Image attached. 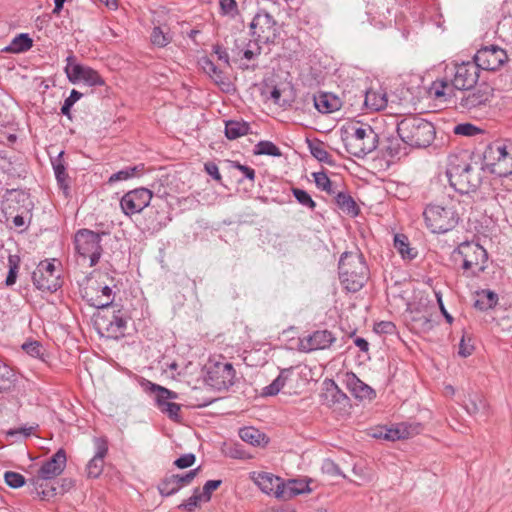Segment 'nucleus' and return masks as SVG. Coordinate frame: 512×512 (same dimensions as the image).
<instances>
[{"instance_id": "nucleus-1", "label": "nucleus", "mask_w": 512, "mask_h": 512, "mask_svg": "<svg viewBox=\"0 0 512 512\" xmlns=\"http://www.w3.org/2000/svg\"><path fill=\"white\" fill-rule=\"evenodd\" d=\"M480 69L472 61L456 64L454 77L449 82L447 79H436L429 88V93L435 99L447 101L454 95V89L470 90L475 87L479 79Z\"/></svg>"}, {"instance_id": "nucleus-2", "label": "nucleus", "mask_w": 512, "mask_h": 512, "mask_svg": "<svg viewBox=\"0 0 512 512\" xmlns=\"http://www.w3.org/2000/svg\"><path fill=\"white\" fill-rule=\"evenodd\" d=\"M483 167L460 159L457 156L449 157L446 176L450 186L458 193L469 195L475 192L482 183Z\"/></svg>"}, {"instance_id": "nucleus-3", "label": "nucleus", "mask_w": 512, "mask_h": 512, "mask_svg": "<svg viewBox=\"0 0 512 512\" xmlns=\"http://www.w3.org/2000/svg\"><path fill=\"white\" fill-rule=\"evenodd\" d=\"M339 279L349 292L359 291L369 278V268L360 250L346 251L338 263Z\"/></svg>"}, {"instance_id": "nucleus-4", "label": "nucleus", "mask_w": 512, "mask_h": 512, "mask_svg": "<svg viewBox=\"0 0 512 512\" xmlns=\"http://www.w3.org/2000/svg\"><path fill=\"white\" fill-rule=\"evenodd\" d=\"M66 452L60 448L55 454L45 461L38 469L36 476L29 479L32 492H35L42 500H48L56 495V488L50 486L48 481L59 476L66 467Z\"/></svg>"}, {"instance_id": "nucleus-5", "label": "nucleus", "mask_w": 512, "mask_h": 512, "mask_svg": "<svg viewBox=\"0 0 512 512\" xmlns=\"http://www.w3.org/2000/svg\"><path fill=\"white\" fill-rule=\"evenodd\" d=\"M455 266L462 270L465 277L478 276L486 269L487 251L474 241H465L458 245L451 254Z\"/></svg>"}, {"instance_id": "nucleus-6", "label": "nucleus", "mask_w": 512, "mask_h": 512, "mask_svg": "<svg viewBox=\"0 0 512 512\" xmlns=\"http://www.w3.org/2000/svg\"><path fill=\"white\" fill-rule=\"evenodd\" d=\"M397 134L401 141L414 148H426L435 139L434 125L417 116L403 118L397 124Z\"/></svg>"}, {"instance_id": "nucleus-7", "label": "nucleus", "mask_w": 512, "mask_h": 512, "mask_svg": "<svg viewBox=\"0 0 512 512\" xmlns=\"http://www.w3.org/2000/svg\"><path fill=\"white\" fill-rule=\"evenodd\" d=\"M91 305L103 311V314H98L97 323L106 330L109 336L117 338L124 334L128 317L122 308L113 304L112 299L103 302L97 297Z\"/></svg>"}, {"instance_id": "nucleus-8", "label": "nucleus", "mask_w": 512, "mask_h": 512, "mask_svg": "<svg viewBox=\"0 0 512 512\" xmlns=\"http://www.w3.org/2000/svg\"><path fill=\"white\" fill-rule=\"evenodd\" d=\"M484 165L492 174L507 177L512 174V143H490L483 152Z\"/></svg>"}, {"instance_id": "nucleus-9", "label": "nucleus", "mask_w": 512, "mask_h": 512, "mask_svg": "<svg viewBox=\"0 0 512 512\" xmlns=\"http://www.w3.org/2000/svg\"><path fill=\"white\" fill-rule=\"evenodd\" d=\"M423 217L431 232L446 233L458 224L460 213L454 206L430 204L424 209Z\"/></svg>"}, {"instance_id": "nucleus-10", "label": "nucleus", "mask_w": 512, "mask_h": 512, "mask_svg": "<svg viewBox=\"0 0 512 512\" xmlns=\"http://www.w3.org/2000/svg\"><path fill=\"white\" fill-rule=\"evenodd\" d=\"M353 132L345 139V147L348 153L364 158L373 152L378 145V134L370 125L352 127Z\"/></svg>"}, {"instance_id": "nucleus-11", "label": "nucleus", "mask_w": 512, "mask_h": 512, "mask_svg": "<svg viewBox=\"0 0 512 512\" xmlns=\"http://www.w3.org/2000/svg\"><path fill=\"white\" fill-rule=\"evenodd\" d=\"M89 229H80L74 236L75 250L78 256L83 260H89V266H95L102 255L101 236Z\"/></svg>"}, {"instance_id": "nucleus-12", "label": "nucleus", "mask_w": 512, "mask_h": 512, "mask_svg": "<svg viewBox=\"0 0 512 512\" xmlns=\"http://www.w3.org/2000/svg\"><path fill=\"white\" fill-rule=\"evenodd\" d=\"M145 389L155 394L156 405L162 413L166 414L171 420L180 422L181 406L169 401L170 399H176L177 393L150 381L145 383Z\"/></svg>"}, {"instance_id": "nucleus-13", "label": "nucleus", "mask_w": 512, "mask_h": 512, "mask_svg": "<svg viewBox=\"0 0 512 512\" xmlns=\"http://www.w3.org/2000/svg\"><path fill=\"white\" fill-rule=\"evenodd\" d=\"M66 61L65 72L70 82L74 84L84 82L91 87L105 85L104 79L96 70L87 65L75 63L74 55H69Z\"/></svg>"}, {"instance_id": "nucleus-14", "label": "nucleus", "mask_w": 512, "mask_h": 512, "mask_svg": "<svg viewBox=\"0 0 512 512\" xmlns=\"http://www.w3.org/2000/svg\"><path fill=\"white\" fill-rule=\"evenodd\" d=\"M249 28L251 35L261 43H273L279 34L276 20L265 11L254 16Z\"/></svg>"}, {"instance_id": "nucleus-15", "label": "nucleus", "mask_w": 512, "mask_h": 512, "mask_svg": "<svg viewBox=\"0 0 512 512\" xmlns=\"http://www.w3.org/2000/svg\"><path fill=\"white\" fill-rule=\"evenodd\" d=\"M507 60L506 51L497 45L484 46L473 57L478 68L487 71L499 69Z\"/></svg>"}, {"instance_id": "nucleus-16", "label": "nucleus", "mask_w": 512, "mask_h": 512, "mask_svg": "<svg viewBox=\"0 0 512 512\" xmlns=\"http://www.w3.org/2000/svg\"><path fill=\"white\" fill-rule=\"evenodd\" d=\"M235 369L229 362H215L207 371V382L217 390H226L234 384Z\"/></svg>"}, {"instance_id": "nucleus-17", "label": "nucleus", "mask_w": 512, "mask_h": 512, "mask_svg": "<svg viewBox=\"0 0 512 512\" xmlns=\"http://www.w3.org/2000/svg\"><path fill=\"white\" fill-rule=\"evenodd\" d=\"M32 280L36 288L41 291L55 292L61 286L54 263L48 261L38 264L32 274Z\"/></svg>"}, {"instance_id": "nucleus-18", "label": "nucleus", "mask_w": 512, "mask_h": 512, "mask_svg": "<svg viewBox=\"0 0 512 512\" xmlns=\"http://www.w3.org/2000/svg\"><path fill=\"white\" fill-rule=\"evenodd\" d=\"M152 197L151 190L144 187L137 188L122 196L120 206L125 215L131 216L144 210L150 204Z\"/></svg>"}, {"instance_id": "nucleus-19", "label": "nucleus", "mask_w": 512, "mask_h": 512, "mask_svg": "<svg viewBox=\"0 0 512 512\" xmlns=\"http://www.w3.org/2000/svg\"><path fill=\"white\" fill-rule=\"evenodd\" d=\"M357 106H364L365 112H377L383 110L387 106V93L381 86L370 87L356 95Z\"/></svg>"}, {"instance_id": "nucleus-20", "label": "nucleus", "mask_w": 512, "mask_h": 512, "mask_svg": "<svg viewBox=\"0 0 512 512\" xmlns=\"http://www.w3.org/2000/svg\"><path fill=\"white\" fill-rule=\"evenodd\" d=\"M199 471L200 467L192 469L183 475L172 474L164 477L158 484L159 493L166 497L177 493L182 487L189 485L198 475Z\"/></svg>"}, {"instance_id": "nucleus-21", "label": "nucleus", "mask_w": 512, "mask_h": 512, "mask_svg": "<svg viewBox=\"0 0 512 512\" xmlns=\"http://www.w3.org/2000/svg\"><path fill=\"white\" fill-rule=\"evenodd\" d=\"M93 443L95 454L88 462L86 472L89 478H98L103 472L105 457L108 454V441L105 437H95Z\"/></svg>"}, {"instance_id": "nucleus-22", "label": "nucleus", "mask_w": 512, "mask_h": 512, "mask_svg": "<svg viewBox=\"0 0 512 512\" xmlns=\"http://www.w3.org/2000/svg\"><path fill=\"white\" fill-rule=\"evenodd\" d=\"M322 405L333 407L337 404L347 403L348 396L339 388L333 379L326 378L322 383L321 393L319 395Z\"/></svg>"}, {"instance_id": "nucleus-23", "label": "nucleus", "mask_w": 512, "mask_h": 512, "mask_svg": "<svg viewBox=\"0 0 512 512\" xmlns=\"http://www.w3.org/2000/svg\"><path fill=\"white\" fill-rule=\"evenodd\" d=\"M252 479L258 488L267 495H273L280 499L279 491H283L284 481L272 473H253Z\"/></svg>"}, {"instance_id": "nucleus-24", "label": "nucleus", "mask_w": 512, "mask_h": 512, "mask_svg": "<svg viewBox=\"0 0 512 512\" xmlns=\"http://www.w3.org/2000/svg\"><path fill=\"white\" fill-rule=\"evenodd\" d=\"M336 338L328 330H317L300 339V347L304 351L323 350L329 348Z\"/></svg>"}, {"instance_id": "nucleus-25", "label": "nucleus", "mask_w": 512, "mask_h": 512, "mask_svg": "<svg viewBox=\"0 0 512 512\" xmlns=\"http://www.w3.org/2000/svg\"><path fill=\"white\" fill-rule=\"evenodd\" d=\"M343 383L351 394L360 400L368 399L372 400L375 398L376 393L373 388L361 381L355 373L346 372L343 375Z\"/></svg>"}, {"instance_id": "nucleus-26", "label": "nucleus", "mask_w": 512, "mask_h": 512, "mask_svg": "<svg viewBox=\"0 0 512 512\" xmlns=\"http://www.w3.org/2000/svg\"><path fill=\"white\" fill-rule=\"evenodd\" d=\"M493 96V89L487 84H481L473 92L461 99V106L465 109H474L485 105Z\"/></svg>"}, {"instance_id": "nucleus-27", "label": "nucleus", "mask_w": 512, "mask_h": 512, "mask_svg": "<svg viewBox=\"0 0 512 512\" xmlns=\"http://www.w3.org/2000/svg\"><path fill=\"white\" fill-rule=\"evenodd\" d=\"M313 103L316 110L322 114H330L341 109L343 102L342 100L330 93V92H319L313 96Z\"/></svg>"}, {"instance_id": "nucleus-28", "label": "nucleus", "mask_w": 512, "mask_h": 512, "mask_svg": "<svg viewBox=\"0 0 512 512\" xmlns=\"http://www.w3.org/2000/svg\"><path fill=\"white\" fill-rule=\"evenodd\" d=\"M64 151L59 152L57 157L51 160L55 178L59 188L63 191L65 197L70 193V177L66 172V166L63 160Z\"/></svg>"}, {"instance_id": "nucleus-29", "label": "nucleus", "mask_w": 512, "mask_h": 512, "mask_svg": "<svg viewBox=\"0 0 512 512\" xmlns=\"http://www.w3.org/2000/svg\"><path fill=\"white\" fill-rule=\"evenodd\" d=\"M260 43L256 39L249 40L247 43L243 41L240 44L236 41L235 48L232 50L235 60L246 59L250 61L257 58L262 51Z\"/></svg>"}, {"instance_id": "nucleus-30", "label": "nucleus", "mask_w": 512, "mask_h": 512, "mask_svg": "<svg viewBox=\"0 0 512 512\" xmlns=\"http://www.w3.org/2000/svg\"><path fill=\"white\" fill-rule=\"evenodd\" d=\"M311 480L291 479L284 482L283 491H279L281 500H289L297 495L309 493L311 491L309 483Z\"/></svg>"}, {"instance_id": "nucleus-31", "label": "nucleus", "mask_w": 512, "mask_h": 512, "mask_svg": "<svg viewBox=\"0 0 512 512\" xmlns=\"http://www.w3.org/2000/svg\"><path fill=\"white\" fill-rule=\"evenodd\" d=\"M33 46V40L27 33L15 36L10 44L3 48V52L19 54L28 51Z\"/></svg>"}, {"instance_id": "nucleus-32", "label": "nucleus", "mask_w": 512, "mask_h": 512, "mask_svg": "<svg viewBox=\"0 0 512 512\" xmlns=\"http://www.w3.org/2000/svg\"><path fill=\"white\" fill-rule=\"evenodd\" d=\"M335 202L338 208L347 215L355 217L359 214V207L349 193L338 192L335 196Z\"/></svg>"}, {"instance_id": "nucleus-33", "label": "nucleus", "mask_w": 512, "mask_h": 512, "mask_svg": "<svg viewBox=\"0 0 512 512\" xmlns=\"http://www.w3.org/2000/svg\"><path fill=\"white\" fill-rule=\"evenodd\" d=\"M487 402L482 394L474 392L469 393L464 400V408L470 415H476L487 410Z\"/></svg>"}, {"instance_id": "nucleus-34", "label": "nucleus", "mask_w": 512, "mask_h": 512, "mask_svg": "<svg viewBox=\"0 0 512 512\" xmlns=\"http://www.w3.org/2000/svg\"><path fill=\"white\" fill-rule=\"evenodd\" d=\"M394 248L401 255L403 260L411 261L416 258L418 252L410 246L408 237L404 234H396L394 236Z\"/></svg>"}, {"instance_id": "nucleus-35", "label": "nucleus", "mask_w": 512, "mask_h": 512, "mask_svg": "<svg viewBox=\"0 0 512 512\" xmlns=\"http://www.w3.org/2000/svg\"><path fill=\"white\" fill-rule=\"evenodd\" d=\"M145 170V165L143 163L134 165V166H128L125 167L115 173H113L109 179L108 183L113 184L118 181H126L128 179L134 178V177H140Z\"/></svg>"}, {"instance_id": "nucleus-36", "label": "nucleus", "mask_w": 512, "mask_h": 512, "mask_svg": "<svg viewBox=\"0 0 512 512\" xmlns=\"http://www.w3.org/2000/svg\"><path fill=\"white\" fill-rule=\"evenodd\" d=\"M292 374V368L282 369L279 375L266 387L262 390L263 396H275L277 395L282 388L285 386L286 381Z\"/></svg>"}, {"instance_id": "nucleus-37", "label": "nucleus", "mask_w": 512, "mask_h": 512, "mask_svg": "<svg viewBox=\"0 0 512 512\" xmlns=\"http://www.w3.org/2000/svg\"><path fill=\"white\" fill-rule=\"evenodd\" d=\"M250 125L244 121L228 120L225 122V136L229 140H235L241 136L247 135Z\"/></svg>"}, {"instance_id": "nucleus-38", "label": "nucleus", "mask_w": 512, "mask_h": 512, "mask_svg": "<svg viewBox=\"0 0 512 512\" xmlns=\"http://www.w3.org/2000/svg\"><path fill=\"white\" fill-rule=\"evenodd\" d=\"M200 63L205 73H207L217 85H229V83L225 81V76L222 70H220L212 60L208 57H203L201 58Z\"/></svg>"}, {"instance_id": "nucleus-39", "label": "nucleus", "mask_w": 512, "mask_h": 512, "mask_svg": "<svg viewBox=\"0 0 512 512\" xmlns=\"http://www.w3.org/2000/svg\"><path fill=\"white\" fill-rule=\"evenodd\" d=\"M239 436L244 441L253 446H260L267 443L266 436L254 427H244L239 430Z\"/></svg>"}, {"instance_id": "nucleus-40", "label": "nucleus", "mask_w": 512, "mask_h": 512, "mask_svg": "<svg viewBox=\"0 0 512 512\" xmlns=\"http://www.w3.org/2000/svg\"><path fill=\"white\" fill-rule=\"evenodd\" d=\"M413 434L412 425L406 423L397 424L394 428L386 431L384 438L389 441H397L400 439H407Z\"/></svg>"}, {"instance_id": "nucleus-41", "label": "nucleus", "mask_w": 512, "mask_h": 512, "mask_svg": "<svg viewBox=\"0 0 512 512\" xmlns=\"http://www.w3.org/2000/svg\"><path fill=\"white\" fill-rule=\"evenodd\" d=\"M369 15H377L379 20H376V16H373L371 19V23L375 22V26H378L380 28H383L388 23H391V9L389 6H387L385 9H382L379 5L373 4L370 10L368 11Z\"/></svg>"}, {"instance_id": "nucleus-42", "label": "nucleus", "mask_w": 512, "mask_h": 512, "mask_svg": "<svg viewBox=\"0 0 512 512\" xmlns=\"http://www.w3.org/2000/svg\"><path fill=\"white\" fill-rule=\"evenodd\" d=\"M309 150L312 156L315 157L319 162L328 164L330 166L334 165L332 155L324 148L323 142H309Z\"/></svg>"}, {"instance_id": "nucleus-43", "label": "nucleus", "mask_w": 512, "mask_h": 512, "mask_svg": "<svg viewBox=\"0 0 512 512\" xmlns=\"http://www.w3.org/2000/svg\"><path fill=\"white\" fill-rule=\"evenodd\" d=\"M28 200V195L22 191H11L3 202V211L12 214L17 209L16 204Z\"/></svg>"}, {"instance_id": "nucleus-44", "label": "nucleus", "mask_w": 512, "mask_h": 512, "mask_svg": "<svg viewBox=\"0 0 512 512\" xmlns=\"http://www.w3.org/2000/svg\"><path fill=\"white\" fill-rule=\"evenodd\" d=\"M494 319L502 331L512 334V306L497 310Z\"/></svg>"}, {"instance_id": "nucleus-45", "label": "nucleus", "mask_w": 512, "mask_h": 512, "mask_svg": "<svg viewBox=\"0 0 512 512\" xmlns=\"http://www.w3.org/2000/svg\"><path fill=\"white\" fill-rule=\"evenodd\" d=\"M498 301V296L496 293L484 290L482 293L478 294V299L475 301V307L479 310H488L493 308Z\"/></svg>"}, {"instance_id": "nucleus-46", "label": "nucleus", "mask_w": 512, "mask_h": 512, "mask_svg": "<svg viewBox=\"0 0 512 512\" xmlns=\"http://www.w3.org/2000/svg\"><path fill=\"white\" fill-rule=\"evenodd\" d=\"M255 155H269L280 157L282 155L280 149L271 141H259L254 147Z\"/></svg>"}, {"instance_id": "nucleus-47", "label": "nucleus", "mask_w": 512, "mask_h": 512, "mask_svg": "<svg viewBox=\"0 0 512 512\" xmlns=\"http://www.w3.org/2000/svg\"><path fill=\"white\" fill-rule=\"evenodd\" d=\"M172 41V36L168 31H164L162 27H154L151 33V42L158 47H165Z\"/></svg>"}, {"instance_id": "nucleus-48", "label": "nucleus", "mask_w": 512, "mask_h": 512, "mask_svg": "<svg viewBox=\"0 0 512 512\" xmlns=\"http://www.w3.org/2000/svg\"><path fill=\"white\" fill-rule=\"evenodd\" d=\"M292 194L297 202L302 206L307 207L312 211L316 208V202L305 190L300 188H292Z\"/></svg>"}, {"instance_id": "nucleus-49", "label": "nucleus", "mask_w": 512, "mask_h": 512, "mask_svg": "<svg viewBox=\"0 0 512 512\" xmlns=\"http://www.w3.org/2000/svg\"><path fill=\"white\" fill-rule=\"evenodd\" d=\"M453 132L456 135H462L467 137L476 136L478 134H482L483 130L471 123H460L454 126Z\"/></svg>"}, {"instance_id": "nucleus-50", "label": "nucleus", "mask_w": 512, "mask_h": 512, "mask_svg": "<svg viewBox=\"0 0 512 512\" xmlns=\"http://www.w3.org/2000/svg\"><path fill=\"white\" fill-rule=\"evenodd\" d=\"M82 96L83 94L81 92L73 89L70 92V95L64 100V103L61 107V113L67 118L72 119L71 108L78 100L81 99Z\"/></svg>"}, {"instance_id": "nucleus-51", "label": "nucleus", "mask_w": 512, "mask_h": 512, "mask_svg": "<svg viewBox=\"0 0 512 512\" xmlns=\"http://www.w3.org/2000/svg\"><path fill=\"white\" fill-rule=\"evenodd\" d=\"M13 370L0 362V392L7 390L14 378Z\"/></svg>"}, {"instance_id": "nucleus-52", "label": "nucleus", "mask_w": 512, "mask_h": 512, "mask_svg": "<svg viewBox=\"0 0 512 512\" xmlns=\"http://www.w3.org/2000/svg\"><path fill=\"white\" fill-rule=\"evenodd\" d=\"M20 259L16 255H9L8 266L9 271L6 278V285L11 286L16 282Z\"/></svg>"}, {"instance_id": "nucleus-53", "label": "nucleus", "mask_w": 512, "mask_h": 512, "mask_svg": "<svg viewBox=\"0 0 512 512\" xmlns=\"http://www.w3.org/2000/svg\"><path fill=\"white\" fill-rule=\"evenodd\" d=\"M4 480L9 487L15 489L22 487L26 483L25 477L22 474L13 471H6L4 473Z\"/></svg>"}, {"instance_id": "nucleus-54", "label": "nucleus", "mask_w": 512, "mask_h": 512, "mask_svg": "<svg viewBox=\"0 0 512 512\" xmlns=\"http://www.w3.org/2000/svg\"><path fill=\"white\" fill-rule=\"evenodd\" d=\"M228 162L231 168L237 169L243 174V178L248 179L250 181L255 180L256 172L253 168H251L250 166L243 165L238 161L229 160Z\"/></svg>"}, {"instance_id": "nucleus-55", "label": "nucleus", "mask_w": 512, "mask_h": 512, "mask_svg": "<svg viewBox=\"0 0 512 512\" xmlns=\"http://www.w3.org/2000/svg\"><path fill=\"white\" fill-rule=\"evenodd\" d=\"M203 500V496L199 490V488H195L193 495L190 496L184 503H182L179 508H184L187 511H192L194 508H196L200 501Z\"/></svg>"}, {"instance_id": "nucleus-56", "label": "nucleus", "mask_w": 512, "mask_h": 512, "mask_svg": "<svg viewBox=\"0 0 512 512\" xmlns=\"http://www.w3.org/2000/svg\"><path fill=\"white\" fill-rule=\"evenodd\" d=\"M401 143L396 138H388L385 151L390 157H398L401 154Z\"/></svg>"}, {"instance_id": "nucleus-57", "label": "nucleus", "mask_w": 512, "mask_h": 512, "mask_svg": "<svg viewBox=\"0 0 512 512\" xmlns=\"http://www.w3.org/2000/svg\"><path fill=\"white\" fill-rule=\"evenodd\" d=\"M22 349L32 357L42 356V345L38 341L26 342L22 345Z\"/></svg>"}, {"instance_id": "nucleus-58", "label": "nucleus", "mask_w": 512, "mask_h": 512, "mask_svg": "<svg viewBox=\"0 0 512 512\" xmlns=\"http://www.w3.org/2000/svg\"><path fill=\"white\" fill-rule=\"evenodd\" d=\"M196 461V456L193 453H186L174 461V465L179 469L191 467Z\"/></svg>"}, {"instance_id": "nucleus-59", "label": "nucleus", "mask_w": 512, "mask_h": 512, "mask_svg": "<svg viewBox=\"0 0 512 512\" xmlns=\"http://www.w3.org/2000/svg\"><path fill=\"white\" fill-rule=\"evenodd\" d=\"M222 484L221 480H208L204 486L202 491V496L204 501H209L211 499V494L213 491L218 489L220 485Z\"/></svg>"}, {"instance_id": "nucleus-60", "label": "nucleus", "mask_w": 512, "mask_h": 512, "mask_svg": "<svg viewBox=\"0 0 512 512\" xmlns=\"http://www.w3.org/2000/svg\"><path fill=\"white\" fill-rule=\"evenodd\" d=\"M413 322L417 328L424 332L430 331L433 328L431 319L424 314L413 317Z\"/></svg>"}, {"instance_id": "nucleus-61", "label": "nucleus", "mask_w": 512, "mask_h": 512, "mask_svg": "<svg viewBox=\"0 0 512 512\" xmlns=\"http://www.w3.org/2000/svg\"><path fill=\"white\" fill-rule=\"evenodd\" d=\"M322 470H323V472H325L331 476H343L344 477L338 464H336L334 461H332L330 459H327L323 462Z\"/></svg>"}, {"instance_id": "nucleus-62", "label": "nucleus", "mask_w": 512, "mask_h": 512, "mask_svg": "<svg viewBox=\"0 0 512 512\" xmlns=\"http://www.w3.org/2000/svg\"><path fill=\"white\" fill-rule=\"evenodd\" d=\"M375 331L381 334H393L396 330V326L391 321H381L375 325Z\"/></svg>"}, {"instance_id": "nucleus-63", "label": "nucleus", "mask_w": 512, "mask_h": 512, "mask_svg": "<svg viewBox=\"0 0 512 512\" xmlns=\"http://www.w3.org/2000/svg\"><path fill=\"white\" fill-rule=\"evenodd\" d=\"M471 339L466 341L465 337H462L460 343H459V350L458 354L462 357H468L472 354L474 350V346L470 343Z\"/></svg>"}, {"instance_id": "nucleus-64", "label": "nucleus", "mask_w": 512, "mask_h": 512, "mask_svg": "<svg viewBox=\"0 0 512 512\" xmlns=\"http://www.w3.org/2000/svg\"><path fill=\"white\" fill-rule=\"evenodd\" d=\"M314 182L318 189L322 190L331 181L324 171L312 173Z\"/></svg>"}]
</instances>
